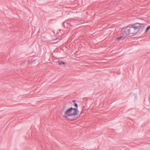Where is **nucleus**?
<instances>
[{
  "label": "nucleus",
  "mask_w": 150,
  "mask_h": 150,
  "mask_svg": "<svg viewBox=\"0 0 150 150\" xmlns=\"http://www.w3.org/2000/svg\"><path fill=\"white\" fill-rule=\"evenodd\" d=\"M62 113H64V115L63 116L66 118L69 121L75 120L77 119L76 116L78 114L79 110L76 108H74L71 107L67 108V107L64 105L61 110Z\"/></svg>",
  "instance_id": "f257e3e1"
},
{
  "label": "nucleus",
  "mask_w": 150,
  "mask_h": 150,
  "mask_svg": "<svg viewBox=\"0 0 150 150\" xmlns=\"http://www.w3.org/2000/svg\"><path fill=\"white\" fill-rule=\"evenodd\" d=\"M121 35H124L126 37L129 35L134 34V30L133 28L129 26L122 28L121 29Z\"/></svg>",
  "instance_id": "f03ea898"
},
{
  "label": "nucleus",
  "mask_w": 150,
  "mask_h": 150,
  "mask_svg": "<svg viewBox=\"0 0 150 150\" xmlns=\"http://www.w3.org/2000/svg\"><path fill=\"white\" fill-rule=\"evenodd\" d=\"M136 24L138 25L139 28L138 29L139 31H142L145 27V25L144 24L137 23H136Z\"/></svg>",
  "instance_id": "7ed1b4c3"
},
{
  "label": "nucleus",
  "mask_w": 150,
  "mask_h": 150,
  "mask_svg": "<svg viewBox=\"0 0 150 150\" xmlns=\"http://www.w3.org/2000/svg\"><path fill=\"white\" fill-rule=\"evenodd\" d=\"M130 27L133 28L134 30V34H136V32L135 31V30L138 29V24H136V23L134 24L132 26Z\"/></svg>",
  "instance_id": "20e7f679"
},
{
  "label": "nucleus",
  "mask_w": 150,
  "mask_h": 150,
  "mask_svg": "<svg viewBox=\"0 0 150 150\" xmlns=\"http://www.w3.org/2000/svg\"><path fill=\"white\" fill-rule=\"evenodd\" d=\"M126 37L124 35H121V36L117 38V39L118 40H124Z\"/></svg>",
  "instance_id": "39448f33"
},
{
  "label": "nucleus",
  "mask_w": 150,
  "mask_h": 150,
  "mask_svg": "<svg viewBox=\"0 0 150 150\" xmlns=\"http://www.w3.org/2000/svg\"><path fill=\"white\" fill-rule=\"evenodd\" d=\"M57 63H58L59 65H63L64 66H65L66 65V63L65 62L60 61V60L58 61Z\"/></svg>",
  "instance_id": "423d86ee"
},
{
  "label": "nucleus",
  "mask_w": 150,
  "mask_h": 150,
  "mask_svg": "<svg viewBox=\"0 0 150 150\" xmlns=\"http://www.w3.org/2000/svg\"><path fill=\"white\" fill-rule=\"evenodd\" d=\"M37 60L36 59H35L33 60L32 59L31 61H29L28 62V64H32L34 62H35L36 61H37Z\"/></svg>",
  "instance_id": "0eeeda50"
},
{
  "label": "nucleus",
  "mask_w": 150,
  "mask_h": 150,
  "mask_svg": "<svg viewBox=\"0 0 150 150\" xmlns=\"http://www.w3.org/2000/svg\"><path fill=\"white\" fill-rule=\"evenodd\" d=\"M150 25L148 26L147 27L145 31L144 32V33H146L147 32L148 30L150 29Z\"/></svg>",
  "instance_id": "6e6552de"
},
{
  "label": "nucleus",
  "mask_w": 150,
  "mask_h": 150,
  "mask_svg": "<svg viewBox=\"0 0 150 150\" xmlns=\"http://www.w3.org/2000/svg\"><path fill=\"white\" fill-rule=\"evenodd\" d=\"M77 20L76 19H74V18H70L69 19V21H70L71 22H74L75 21H77Z\"/></svg>",
  "instance_id": "1a4fd4ad"
},
{
  "label": "nucleus",
  "mask_w": 150,
  "mask_h": 150,
  "mask_svg": "<svg viewBox=\"0 0 150 150\" xmlns=\"http://www.w3.org/2000/svg\"><path fill=\"white\" fill-rule=\"evenodd\" d=\"M69 24V23L68 22H67L66 23V22H64L63 23V25L65 27V28H66V25H65V24H67H67Z\"/></svg>",
  "instance_id": "9d476101"
},
{
  "label": "nucleus",
  "mask_w": 150,
  "mask_h": 150,
  "mask_svg": "<svg viewBox=\"0 0 150 150\" xmlns=\"http://www.w3.org/2000/svg\"><path fill=\"white\" fill-rule=\"evenodd\" d=\"M74 106L76 107V108L77 109L78 108V105L76 103H74Z\"/></svg>",
  "instance_id": "9b49d317"
},
{
  "label": "nucleus",
  "mask_w": 150,
  "mask_h": 150,
  "mask_svg": "<svg viewBox=\"0 0 150 150\" xmlns=\"http://www.w3.org/2000/svg\"><path fill=\"white\" fill-rule=\"evenodd\" d=\"M72 102H73V103H75L76 100H72Z\"/></svg>",
  "instance_id": "f8f14e48"
}]
</instances>
